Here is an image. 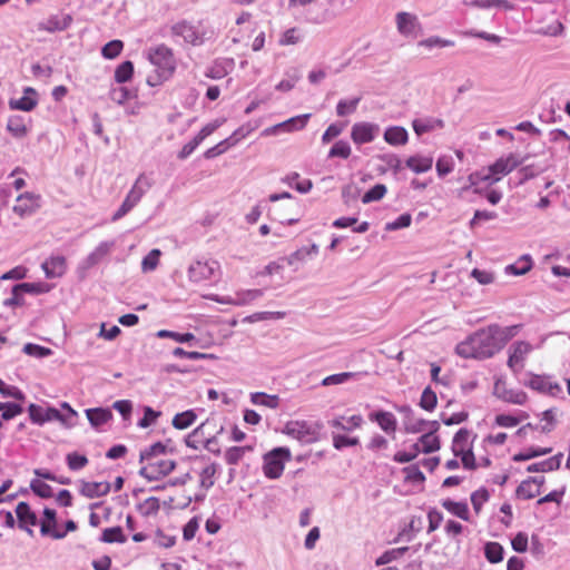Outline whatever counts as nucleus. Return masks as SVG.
Instances as JSON below:
<instances>
[{
  "instance_id": "f257e3e1",
  "label": "nucleus",
  "mask_w": 570,
  "mask_h": 570,
  "mask_svg": "<svg viewBox=\"0 0 570 570\" xmlns=\"http://www.w3.org/2000/svg\"><path fill=\"white\" fill-rule=\"evenodd\" d=\"M509 340L505 328L489 325L468 336L455 347L458 355L464 358L485 360L503 348Z\"/></svg>"
},
{
  "instance_id": "f03ea898",
  "label": "nucleus",
  "mask_w": 570,
  "mask_h": 570,
  "mask_svg": "<svg viewBox=\"0 0 570 570\" xmlns=\"http://www.w3.org/2000/svg\"><path fill=\"white\" fill-rule=\"evenodd\" d=\"M145 55L149 62L156 68L155 75H149L147 77V83L150 87L160 85L174 75L176 70V59L169 47L161 43L156 47L148 48L145 51Z\"/></svg>"
},
{
  "instance_id": "7ed1b4c3",
  "label": "nucleus",
  "mask_w": 570,
  "mask_h": 570,
  "mask_svg": "<svg viewBox=\"0 0 570 570\" xmlns=\"http://www.w3.org/2000/svg\"><path fill=\"white\" fill-rule=\"evenodd\" d=\"M150 187L151 181L144 174H140L120 207L112 215L111 220L117 222L126 216L140 202Z\"/></svg>"
},
{
  "instance_id": "20e7f679",
  "label": "nucleus",
  "mask_w": 570,
  "mask_h": 570,
  "mask_svg": "<svg viewBox=\"0 0 570 570\" xmlns=\"http://www.w3.org/2000/svg\"><path fill=\"white\" fill-rule=\"evenodd\" d=\"M171 33L181 37L185 42L198 47L213 37V31L202 28L200 24L195 26L187 20L176 22L170 28Z\"/></svg>"
},
{
  "instance_id": "39448f33",
  "label": "nucleus",
  "mask_w": 570,
  "mask_h": 570,
  "mask_svg": "<svg viewBox=\"0 0 570 570\" xmlns=\"http://www.w3.org/2000/svg\"><path fill=\"white\" fill-rule=\"evenodd\" d=\"M291 460V451L287 448H275L264 455L263 471L266 478L278 479L284 471L285 462Z\"/></svg>"
},
{
  "instance_id": "423d86ee",
  "label": "nucleus",
  "mask_w": 570,
  "mask_h": 570,
  "mask_svg": "<svg viewBox=\"0 0 570 570\" xmlns=\"http://www.w3.org/2000/svg\"><path fill=\"white\" fill-rule=\"evenodd\" d=\"M528 156L520 157L517 154H509L507 157L497 159L491 166H489V174L484 176V180L497 183L501 179V176L510 174L517 167L522 165L527 160Z\"/></svg>"
},
{
  "instance_id": "0eeeda50",
  "label": "nucleus",
  "mask_w": 570,
  "mask_h": 570,
  "mask_svg": "<svg viewBox=\"0 0 570 570\" xmlns=\"http://www.w3.org/2000/svg\"><path fill=\"white\" fill-rule=\"evenodd\" d=\"M318 426L306 421H289L284 432L301 443L311 444L318 440Z\"/></svg>"
},
{
  "instance_id": "6e6552de",
  "label": "nucleus",
  "mask_w": 570,
  "mask_h": 570,
  "mask_svg": "<svg viewBox=\"0 0 570 570\" xmlns=\"http://www.w3.org/2000/svg\"><path fill=\"white\" fill-rule=\"evenodd\" d=\"M114 242H101L85 259H82L78 267L77 274L80 279L86 278L87 272L99 264L114 247Z\"/></svg>"
},
{
  "instance_id": "1a4fd4ad",
  "label": "nucleus",
  "mask_w": 570,
  "mask_h": 570,
  "mask_svg": "<svg viewBox=\"0 0 570 570\" xmlns=\"http://www.w3.org/2000/svg\"><path fill=\"white\" fill-rule=\"evenodd\" d=\"M176 468L174 460L154 459L139 470V475L148 481L159 480L161 476L168 475Z\"/></svg>"
},
{
  "instance_id": "9d476101",
  "label": "nucleus",
  "mask_w": 570,
  "mask_h": 570,
  "mask_svg": "<svg viewBox=\"0 0 570 570\" xmlns=\"http://www.w3.org/2000/svg\"><path fill=\"white\" fill-rule=\"evenodd\" d=\"M219 269V264L216 261H195L188 267V278L193 283H200L209 281L215 276Z\"/></svg>"
},
{
  "instance_id": "9b49d317",
  "label": "nucleus",
  "mask_w": 570,
  "mask_h": 570,
  "mask_svg": "<svg viewBox=\"0 0 570 570\" xmlns=\"http://www.w3.org/2000/svg\"><path fill=\"white\" fill-rule=\"evenodd\" d=\"M40 195L26 191L17 197L12 210L21 218L31 216L40 208Z\"/></svg>"
},
{
  "instance_id": "f8f14e48",
  "label": "nucleus",
  "mask_w": 570,
  "mask_h": 570,
  "mask_svg": "<svg viewBox=\"0 0 570 570\" xmlns=\"http://www.w3.org/2000/svg\"><path fill=\"white\" fill-rule=\"evenodd\" d=\"M379 134L380 126L367 121L355 122L351 129V138L356 145L372 142Z\"/></svg>"
},
{
  "instance_id": "ddd939ff",
  "label": "nucleus",
  "mask_w": 570,
  "mask_h": 570,
  "mask_svg": "<svg viewBox=\"0 0 570 570\" xmlns=\"http://www.w3.org/2000/svg\"><path fill=\"white\" fill-rule=\"evenodd\" d=\"M531 351L532 346L528 342H514L509 348L510 355L508 366L515 373L520 372L523 367L525 357Z\"/></svg>"
},
{
  "instance_id": "4468645a",
  "label": "nucleus",
  "mask_w": 570,
  "mask_h": 570,
  "mask_svg": "<svg viewBox=\"0 0 570 570\" xmlns=\"http://www.w3.org/2000/svg\"><path fill=\"white\" fill-rule=\"evenodd\" d=\"M16 514L19 529L24 530L29 535L32 537L33 530L30 527H33L38 523L37 514L31 510L30 505L23 501L17 504Z\"/></svg>"
},
{
  "instance_id": "2eb2a0df",
  "label": "nucleus",
  "mask_w": 570,
  "mask_h": 570,
  "mask_svg": "<svg viewBox=\"0 0 570 570\" xmlns=\"http://www.w3.org/2000/svg\"><path fill=\"white\" fill-rule=\"evenodd\" d=\"M396 27L401 35L415 37L420 29V22L415 14L402 11L396 14Z\"/></svg>"
},
{
  "instance_id": "dca6fc26",
  "label": "nucleus",
  "mask_w": 570,
  "mask_h": 570,
  "mask_svg": "<svg viewBox=\"0 0 570 570\" xmlns=\"http://www.w3.org/2000/svg\"><path fill=\"white\" fill-rule=\"evenodd\" d=\"M57 513L53 509L45 508L43 521L40 523V533L49 535L55 540H61L66 537V532L57 531Z\"/></svg>"
},
{
  "instance_id": "f3484780",
  "label": "nucleus",
  "mask_w": 570,
  "mask_h": 570,
  "mask_svg": "<svg viewBox=\"0 0 570 570\" xmlns=\"http://www.w3.org/2000/svg\"><path fill=\"white\" fill-rule=\"evenodd\" d=\"M41 268L43 269L47 278H58L66 273L67 262L65 256L53 255L41 264Z\"/></svg>"
},
{
  "instance_id": "a211bd4d",
  "label": "nucleus",
  "mask_w": 570,
  "mask_h": 570,
  "mask_svg": "<svg viewBox=\"0 0 570 570\" xmlns=\"http://www.w3.org/2000/svg\"><path fill=\"white\" fill-rule=\"evenodd\" d=\"M72 18L70 14H57L49 17L45 22L39 23V30L47 32L63 31L70 27Z\"/></svg>"
},
{
  "instance_id": "6ab92c4d",
  "label": "nucleus",
  "mask_w": 570,
  "mask_h": 570,
  "mask_svg": "<svg viewBox=\"0 0 570 570\" xmlns=\"http://www.w3.org/2000/svg\"><path fill=\"white\" fill-rule=\"evenodd\" d=\"M109 482H88L81 481L80 493L81 495L94 499L107 495L110 491Z\"/></svg>"
},
{
  "instance_id": "aec40b11",
  "label": "nucleus",
  "mask_w": 570,
  "mask_h": 570,
  "mask_svg": "<svg viewBox=\"0 0 570 570\" xmlns=\"http://www.w3.org/2000/svg\"><path fill=\"white\" fill-rule=\"evenodd\" d=\"M24 96H22L19 99H11L9 101V107L12 110H21V111H31L38 104L37 99L31 97L37 95V91L31 88L27 87L23 90Z\"/></svg>"
},
{
  "instance_id": "412c9836",
  "label": "nucleus",
  "mask_w": 570,
  "mask_h": 570,
  "mask_svg": "<svg viewBox=\"0 0 570 570\" xmlns=\"http://www.w3.org/2000/svg\"><path fill=\"white\" fill-rule=\"evenodd\" d=\"M263 296L264 289H246L237 292L234 297H228L227 299H222L220 302L243 306Z\"/></svg>"
},
{
  "instance_id": "4be33fe9",
  "label": "nucleus",
  "mask_w": 570,
  "mask_h": 570,
  "mask_svg": "<svg viewBox=\"0 0 570 570\" xmlns=\"http://www.w3.org/2000/svg\"><path fill=\"white\" fill-rule=\"evenodd\" d=\"M368 417L386 433H394L396 430V419L391 412L377 411L371 413Z\"/></svg>"
},
{
  "instance_id": "5701e85b",
  "label": "nucleus",
  "mask_w": 570,
  "mask_h": 570,
  "mask_svg": "<svg viewBox=\"0 0 570 570\" xmlns=\"http://www.w3.org/2000/svg\"><path fill=\"white\" fill-rule=\"evenodd\" d=\"M527 385L532 390H535L541 393H549L551 395H554L557 392L561 390L558 383H551L544 376L541 375H532Z\"/></svg>"
},
{
  "instance_id": "b1692460",
  "label": "nucleus",
  "mask_w": 570,
  "mask_h": 570,
  "mask_svg": "<svg viewBox=\"0 0 570 570\" xmlns=\"http://www.w3.org/2000/svg\"><path fill=\"white\" fill-rule=\"evenodd\" d=\"M413 130L417 136H421L425 132L432 131L436 128H443L444 121L439 118L433 117H426V118H419L414 119L412 121Z\"/></svg>"
},
{
  "instance_id": "393cba45",
  "label": "nucleus",
  "mask_w": 570,
  "mask_h": 570,
  "mask_svg": "<svg viewBox=\"0 0 570 570\" xmlns=\"http://www.w3.org/2000/svg\"><path fill=\"white\" fill-rule=\"evenodd\" d=\"M562 456V453H559L541 462L532 463L527 466V472L537 473L558 470L561 465Z\"/></svg>"
},
{
  "instance_id": "a878e982",
  "label": "nucleus",
  "mask_w": 570,
  "mask_h": 570,
  "mask_svg": "<svg viewBox=\"0 0 570 570\" xmlns=\"http://www.w3.org/2000/svg\"><path fill=\"white\" fill-rule=\"evenodd\" d=\"M409 139V134L404 127L392 126L385 129L384 140L392 146L405 145Z\"/></svg>"
},
{
  "instance_id": "bb28decb",
  "label": "nucleus",
  "mask_w": 570,
  "mask_h": 570,
  "mask_svg": "<svg viewBox=\"0 0 570 570\" xmlns=\"http://www.w3.org/2000/svg\"><path fill=\"white\" fill-rule=\"evenodd\" d=\"M309 117H311L309 114H305V115L292 117L283 122L277 124L276 127H277L278 134L279 132H292V131L303 129L306 126Z\"/></svg>"
},
{
  "instance_id": "cd10ccee",
  "label": "nucleus",
  "mask_w": 570,
  "mask_h": 570,
  "mask_svg": "<svg viewBox=\"0 0 570 570\" xmlns=\"http://www.w3.org/2000/svg\"><path fill=\"white\" fill-rule=\"evenodd\" d=\"M86 415L94 428H99L112 417L111 411L104 407L88 409L86 410Z\"/></svg>"
},
{
  "instance_id": "c85d7f7f",
  "label": "nucleus",
  "mask_w": 570,
  "mask_h": 570,
  "mask_svg": "<svg viewBox=\"0 0 570 570\" xmlns=\"http://www.w3.org/2000/svg\"><path fill=\"white\" fill-rule=\"evenodd\" d=\"M7 130L14 138H23L28 134L26 118L20 115H13L9 117L7 124Z\"/></svg>"
},
{
  "instance_id": "c756f323",
  "label": "nucleus",
  "mask_w": 570,
  "mask_h": 570,
  "mask_svg": "<svg viewBox=\"0 0 570 570\" xmlns=\"http://www.w3.org/2000/svg\"><path fill=\"white\" fill-rule=\"evenodd\" d=\"M432 157L411 156L406 159V167L416 174L426 173L432 168Z\"/></svg>"
},
{
  "instance_id": "7c9ffc66",
  "label": "nucleus",
  "mask_w": 570,
  "mask_h": 570,
  "mask_svg": "<svg viewBox=\"0 0 570 570\" xmlns=\"http://www.w3.org/2000/svg\"><path fill=\"white\" fill-rule=\"evenodd\" d=\"M532 268V259L530 255L521 256L515 263L505 267V273L510 275H524Z\"/></svg>"
},
{
  "instance_id": "2f4dec72",
  "label": "nucleus",
  "mask_w": 570,
  "mask_h": 570,
  "mask_svg": "<svg viewBox=\"0 0 570 570\" xmlns=\"http://www.w3.org/2000/svg\"><path fill=\"white\" fill-rule=\"evenodd\" d=\"M442 507L453 515L464 521L469 520V508L465 502H455L450 499H445L442 501Z\"/></svg>"
},
{
  "instance_id": "473e14b6",
  "label": "nucleus",
  "mask_w": 570,
  "mask_h": 570,
  "mask_svg": "<svg viewBox=\"0 0 570 570\" xmlns=\"http://www.w3.org/2000/svg\"><path fill=\"white\" fill-rule=\"evenodd\" d=\"M160 510V501L156 497H149L137 504V511L145 518L156 515Z\"/></svg>"
},
{
  "instance_id": "72a5a7b5",
  "label": "nucleus",
  "mask_w": 570,
  "mask_h": 570,
  "mask_svg": "<svg viewBox=\"0 0 570 570\" xmlns=\"http://www.w3.org/2000/svg\"><path fill=\"white\" fill-rule=\"evenodd\" d=\"M362 96L353 97L351 99H341L336 105V115L338 117H345L356 111Z\"/></svg>"
},
{
  "instance_id": "f704fd0d",
  "label": "nucleus",
  "mask_w": 570,
  "mask_h": 570,
  "mask_svg": "<svg viewBox=\"0 0 570 570\" xmlns=\"http://www.w3.org/2000/svg\"><path fill=\"white\" fill-rule=\"evenodd\" d=\"M197 419L194 410H187L181 413H177L171 421V424L177 430H185L193 425Z\"/></svg>"
},
{
  "instance_id": "c9c22d12",
  "label": "nucleus",
  "mask_w": 570,
  "mask_h": 570,
  "mask_svg": "<svg viewBox=\"0 0 570 570\" xmlns=\"http://www.w3.org/2000/svg\"><path fill=\"white\" fill-rule=\"evenodd\" d=\"M250 401L255 405H262L269 409H277L279 405L278 395H269L264 392L252 393Z\"/></svg>"
},
{
  "instance_id": "e433bc0d",
  "label": "nucleus",
  "mask_w": 570,
  "mask_h": 570,
  "mask_svg": "<svg viewBox=\"0 0 570 570\" xmlns=\"http://www.w3.org/2000/svg\"><path fill=\"white\" fill-rule=\"evenodd\" d=\"M216 424L214 420L207 419L205 422H203L200 425H198L193 432L189 433V439L193 438H202L204 440V443L206 442L207 438H210L212 435H216Z\"/></svg>"
},
{
  "instance_id": "4c0bfd02",
  "label": "nucleus",
  "mask_w": 570,
  "mask_h": 570,
  "mask_svg": "<svg viewBox=\"0 0 570 570\" xmlns=\"http://www.w3.org/2000/svg\"><path fill=\"white\" fill-rule=\"evenodd\" d=\"M551 451V448L531 446L522 452L514 454L512 460L514 462L528 461L537 456L549 454Z\"/></svg>"
},
{
  "instance_id": "58836bf2",
  "label": "nucleus",
  "mask_w": 570,
  "mask_h": 570,
  "mask_svg": "<svg viewBox=\"0 0 570 570\" xmlns=\"http://www.w3.org/2000/svg\"><path fill=\"white\" fill-rule=\"evenodd\" d=\"M469 436H470V431L466 429H460L455 433L453 441H452V448H451L454 456H458L460 453H462V451L469 450V449H466Z\"/></svg>"
},
{
  "instance_id": "ea45409f",
  "label": "nucleus",
  "mask_w": 570,
  "mask_h": 570,
  "mask_svg": "<svg viewBox=\"0 0 570 570\" xmlns=\"http://www.w3.org/2000/svg\"><path fill=\"white\" fill-rule=\"evenodd\" d=\"M503 547L499 542H487L484 546V556L491 563H498L503 560Z\"/></svg>"
},
{
  "instance_id": "a19ab883",
  "label": "nucleus",
  "mask_w": 570,
  "mask_h": 570,
  "mask_svg": "<svg viewBox=\"0 0 570 570\" xmlns=\"http://www.w3.org/2000/svg\"><path fill=\"white\" fill-rule=\"evenodd\" d=\"M100 540L106 543H125L127 538L120 527H112L102 531Z\"/></svg>"
},
{
  "instance_id": "79ce46f5",
  "label": "nucleus",
  "mask_w": 570,
  "mask_h": 570,
  "mask_svg": "<svg viewBox=\"0 0 570 570\" xmlns=\"http://www.w3.org/2000/svg\"><path fill=\"white\" fill-rule=\"evenodd\" d=\"M166 451L167 446L164 443L156 442L140 452L139 461H151L158 455L165 454Z\"/></svg>"
},
{
  "instance_id": "37998d69",
  "label": "nucleus",
  "mask_w": 570,
  "mask_h": 570,
  "mask_svg": "<svg viewBox=\"0 0 570 570\" xmlns=\"http://www.w3.org/2000/svg\"><path fill=\"white\" fill-rule=\"evenodd\" d=\"M134 63L129 60L121 62L115 70V80L118 83H125L132 77Z\"/></svg>"
},
{
  "instance_id": "c03bdc74",
  "label": "nucleus",
  "mask_w": 570,
  "mask_h": 570,
  "mask_svg": "<svg viewBox=\"0 0 570 570\" xmlns=\"http://www.w3.org/2000/svg\"><path fill=\"white\" fill-rule=\"evenodd\" d=\"M419 443L422 445L424 453H432L440 449V440L436 435H433V432L424 433L419 439Z\"/></svg>"
},
{
  "instance_id": "a18cd8bd",
  "label": "nucleus",
  "mask_w": 570,
  "mask_h": 570,
  "mask_svg": "<svg viewBox=\"0 0 570 570\" xmlns=\"http://www.w3.org/2000/svg\"><path fill=\"white\" fill-rule=\"evenodd\" d=\"M548 168V165H539V164H530L527 166H523L520 168L519 174L522 176L520 179V184L524 183L525 180L532 179L539 174L546 171Z\"/></svg>"
},
{
  "instance_id": "49530a36",
  "label": "nucleus",
  "mask_w": 570,
  "mask_h": 570,
  "mask_svg": "<svg viewBox=\"0 0 570 570\" xmlns=\"http://www.w3.org/2000/svg\"><path fill=\"white\" fill-rule=\"evenodd\" d=\"M157 337L159 338H171L178 343H189L195 341L196 337L193 333H178L168 330H160L157 332Z\"/></svg>"
},
{
  "instance_id": "de8ad7c7",
  "label": "nucleus",
  "mask_w": 570,
  "mask_h": 570,
  "mask_svg": "<svg viewBox=\"0 0 570 570\" xmlns=\"http://www.w3.org/2000/svg\"><path fill=\"white\" fill-rule=\"evenodd\" d=\"M409 547L394 548L385 551L382 556L376 559V566L387 564L394 560L400 559L406 551H409Z\"/></svg>"
},
{
  "instance_id": "09e8293b",
  "label": "nucleus",
  "mask_w": 570,
  "mask_h": 570,
  "mask_svg": "<svg viewBox=\"0 0 570 570\" xmlns=\"http://www.w3.org/2000/svg\"><path fill=\"white\" fill-rule=\"evenodd\" d=\"M351 146L346 140L336 141L328 151V158H343L347 159L351 155Z\"/></svg>"
},
{
  "instance_id": "8fccbe9b",
  "label": "nucleus",
  "mask_w": 570,
  "mask_h": 570,
  "mask_svg": "<svg viewBox=\"0 0 570 570\" xmlns=\"http://www.w3.org/2000/svg\"><path fill=\"white\" fill-rule=\"evenodd\" d=\"M17 289H22L23 293L28 294H45L51 289V286L47 283H19L17 284Z\"/></svg>"
},
{
  "instance_id": "3c124183",
  "label": "nucleus",
  "mask_w": 570,
  "mask_h": 570,
  "mask_svg": "<svg viewBox=\"0 0 570 570\" xmlns=\"http://www.w3.org/2000/svg\"><path fill=\"white\" fill-rule=\"evenodd\" d=\"M470 6L480 8V9H489L492 7L503 8L505 10H512L513 4L508 0H473L470 2Z\"/></svg>"
},
{
  "instance_id": "603ef678",
  "label": "nucleus",
  "mask_w": 570,
  "mask_h": 570,
  "mask_svg": "<svg viewBox=\"0 0 570 570\" xmlns=\"http://www.w3.org/2000/svg\"><path fill=\"white\" fill-rule=\"evenodd\" d=\"M387 189L386 186L383 184H376L372 188H370L362 197L363 204H370L373 202H377L384 197Z\"/></svg>"
},
{
  "instance_id": "864d4df0",
  "label": "nucleus",
  "mask_w": 570,
  "mask_h": 570,
  "mask_svg": "<svg viewBox=\"0 0 570 570\" xmlns=\"http://www.w3.org/2000/svg\"><path fill=\"white\" fill-rule=\"evenodd\" d=\"M22 351L24 354H27L29 356L37 357V358H43V357L52 355V353H53L51 348L41 346L38 344H33V343L24 344Z\"/></svg>"
},
{
  "instance_id": "5fc2aeb1",
  "label": "nucleus",
  "mask_w": 570,
  "mask_h": 570,
  "mask_svg": "<svg viewBox=\"0 0 570 570\" xmlns=\"http://www.w3.org/2000/svg\"><path fill=\"white\" fill-rule=\"evenodd\" d=\"M438 397L435 392L430 387L426 386L421 395L420 399V406L425 411H433L436 406Z\"/></svg>"
},
{
  "instance_id": "6e6d98bb",
  "label": "nucleus",
  "mask_w": 570,
  "mask_h": 570,
  "mask_svg": "<svg viewBox=\"0 0 570 570\" xmlns=\"http://www.w3.org/2000/svg\"><path fill=\"white\" fill-rule=\"evenodd\" d=\"M32 492L42 499H49L53 495L52 488L40 479H33L30 482Z\"/></svg>"
},
{
  "instance_id": "4d7b16f0",
  "label": "nucleus",
  "mask_w": 570,
  "mask_h": 570,
  "mask_svg": "<svg viewBox=\"0 0 570 570\" xmlns=\"http://www.w3.org/2000/svg\"><path fill=\"white\" fill-rule=\"evenodd\" d=\"M515 493H517L518 498H521V499H524V500H530V499H533L537 495H539L540 494V490H539L538 487L535 488L529 481L524 480L517 488Z\"/></svg>"
},
{
  "instance_id": "13d9d810",
  "label": "nucleus",
  "mask_w": 570,
  "mask_h": 570,
  "mask_svg": "<svg viewBox=\"0 0 570 570\" xmlns=\"http://www.w3.org/2000/svg\"><path fill=\"white\" fill-rule=\"evenodd\" d=\"M67 465L72 471H79L88 464V458L78 452L68 453L66 456Z\"/></svg>"
},
{
  "instance_id": "bf43d9fd",
  "label": "nucleus",
  "mask_w": 570,
  "mask_h": 570,
  "mask_svg": "<svg viewBox=\"0 0 570 570\" xmlns=\"http://www.w3.org/2000/svg\"><path fill=\"white\" fill-rule=\"evenodd\" d=\"M122 48L124 43L121 40H111L102 47L101 55L106 59H114L120 55Z\"/></svg>"
},
{
  "instance_id": "052dcab7",
  "label": "nucleus",
  "mask_w": 570,
  "mask_h": 570,
  "mask_svg": "<svg viewBox=\"0 0 570 570\" xmlns=\"http://www.w3.org/2000/svg\"><path fill=\"white\" fill-rule=\"evenodd\" d=\"M363 419L361 415H352L347 419L345 424L341 420L335 419L331 422V425L343 431H352L356 428H360Z\"/></svg>"
},
{
  "instance_id": "680f3d73",
  "label": "nucleus",
  "mask_w": 570,
  "mask_h": 570,
  "mask_svg": "<svg viewBox=\"0 0 570 570\" xmlns=\"http://www.w3.org/2000/svg\"><path fill=\"white\" fill-rule=\"evenodd\" d=\"M0 394L3 397H12L18 401H24V393L14 385H8L4 381L0 379Z\"/></svg>"
},
{
  "instance_id": "e2e57ef3",
  "label": "nucleus",
  "mask_w": 570,
  "mask_h": 570,
  "mask_svg": "<svg viewBox=\"0 0 570 570\" xmlns=\"http://www.w3.org/2000/svg\"><path fill=\"white\" fill-rule=\"evenodd\" d=\"M160 415L161 412L155 411L150 406H144V416L138 421L137 425L141 429H147L153 425Z\"/></svg>"
},
{
  "instance_id": "0e129e2a",
  "label": "nucleus",
  "mask_w": 570,
  "mask_h": 570,
  "mask_svg": "<svg viewBox=\"0 0 570 570\" xmlns=\"http://www.w3.org/2000/svg\"><path fill=\"white\" fill-rule=\"evenodd\" d=\"M160 250L155 248V249H151L144 258H142V262H141V268L144 272H150V271H154L158 263H159V257H160Z\"/></svg>"
},
{
  "instance_id": "69168bd1",
  "label": "nucleus",
  "mask_w": 570,
  "mask_h": 570,
  "mask_svg": "<svg viewBox=\"0 0 570 570\" xmlns=\"http://www.w3.org/2000/svg\"><path fill=\"white\" fill-rule=\"evenodd\" d=\"M489 498L490 494L485 488H481L471 494V503L475 513L481 511L482 505L489 500Z\"/></svg>"
},
{
  "instance_id": "338daca9",
  "label": "nucleus",
  "mask_w": 570,
  "mask_h": 570,
  "mask_svg": "<svg viewBox=\"0 0 570 570\" xmlns=\"http://www.w3.org/2000/svg\"><path fill=\"white\" fill-rule=\"evenodd\" d=\"M233 145H234V142L232 141V138L228 137V138L222 140L220 142H218L217 145H215L214 147H210L209 149H207L205 151L204 156L207 159L215 158V157L224 154Z\"/></svg>"
},
{
  "instance_id": "774afa93",
  "label": "nucleus",
  "mask_w": 570,
  "mask_h": 570,
  "mask_svg": "<svg viewBox=\"0 0 570 570\" xmlns=\"http://www.w3.org/2000/svg\"><path fill=\"white\" fill-rule=\"evenodd\" d=\"M403 472L405 473V481L407 482L423 483L425 481V476L417 464H412L404 468Z\"/></svg>"
}]
</instances>
